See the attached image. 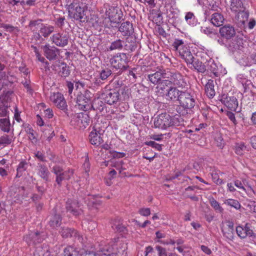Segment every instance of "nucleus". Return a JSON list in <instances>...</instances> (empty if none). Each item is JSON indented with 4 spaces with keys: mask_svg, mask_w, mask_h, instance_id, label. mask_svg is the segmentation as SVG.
Listing matches in <instances>:
<instances>
[{
    "mask_svg": "<svg viewBox=\"0 0 256 256\" xmlns=\"http://www.w3.org/2000/svg\"><path fill=\"white\" fill-rule=\"evenodd\" d=\"M54 31V27L48 24H40L39 30L40 33L35 32L34 36L38 40H40L42 36L44 38L48 37Z\"/></svg>",
    "mask_w": 256,
    "mask_h": 256,
    "instance_id": "obj_17",
    "label": "nucleus"
},
{
    "mask_svg": "<svg viewBox=\"0 0 256 256\" xmlns=\"http://www.w3.org/2000/svg\"><path fill=\"white\" fill-rule=\"evenodd\" d=\"M179 102L184 109H191L196 104L194 98L188 92H184L179 99Z\"/></svg>",
    "mask_w": 256,
    "mask_h": 256,
    "instance_id": "obj_14",
    "label": "nucleus"
},
{
    "mask_svg": "<svg viewBox=\"0 0 256 256\" xmlns=\"http://www.w3.org/2000/svg\"><path fill=\"white\" fill-rule=\"evenodd\" d=\"M225 204L234 208L236 210L240 209L241 206L240 203L238 200L230 198L225 200Z\"/></svg>",
    "mask_w": 256,
    "mask_h": 256,
    "instance_id": "obj_42",
    "label": "nucleus"
},
{
    "mask_svg": "<svg viewBox=\"0 0 256 256\" xmlns=\"http://www.w3.org/2000/svg\"><path fill=\"white\" fill-rule=\"evenodd\" d=\"M103 132V130H100V128L96 125L89 134V140L91 144L96 146L100 145L103 142L102 137Z\"/></svg>",
    "mask_w": 256,
    "mask_h": 256,
    "instance_id": "obj_13",
    "label": "nucleus"
},
{
    "mask_svg": "<svg viewBox=\"0 0 256 256\" xmlns=\"http://www.w3.org/2000/svg\"><path fill=\"white\" fill-rule=\"evenodd\" d=\"M35 52L36 58L38 59V60L42 62L45 63L46 65L48 66V63L47 61L46 60L45 58L42 56L36 50H35Z\"/></svg>",
    "mask_w": 256,
    "mask_h": 256,
    "instance_id": "obj_59",
    "label": "nucleus"
},
{
    "mask_svg": "<svg viewBox=\"0 0 256 256\" xmlns=\"http://www.w3.org/2000/svg\"><path fill=\"white\" fill-rule=\"evenodd\" d=\"M178 53L180 56L188 64H192L194 57L187 47L184 48L183 49L180 50Z\"/></svg>",
    "mask_w": 256,
    "mask_h": 256,
    "instance_id": "obj_21",
    "label": "nucleus"
},
{
    "mask_svg": "<svg viewBox=\"0 0 256 256\" xmlns=\"http://www.w3.org/2000/svg\"><path fill=\"white\" fill-rule=\"evenodd\" d=\"M202 60L200 62L198 60L196 61L194 60L192 64H190L193 66L194 68L198 72L204 73L206 72V68L205 66L202 64Z\"/></svg>",
    "mask_w": 256,
    "mask_h": 256,
    "instance_id": "obj_37",
    "label": "nucleus"
},
{
    "mask_svg": "<svg viewBox=\"0 0 256 256\" xmlns=\"http://www.w3.org/2000/svg\"><path fill=\"white\" fill-rule=\"evenodd\" d=\"M35 156L40 160L44 162L45 160L44 155L40 152H37L34 154Z\"/></svg>",
    "mask_w": 256,
    "mask_h": 256,
    "instance_id": "obj_64",
    "label": "nucleus"
},
{
    "mask_svg": "<svg viewBox=\"0 0 256 256\" xmlns=\"http://www.w3.org/2000/svg\"><path fill=\"white\" fill-rule=\"evenodd\" d=\"M52 172L56 175V182L59 185L62 180H69L73 174L72 170H68L62 172V168L58 166L53 167Z\"/></svg>",
    "mask_w": 256,
    "mask_h": 256,
    "instance_id": "obj_12",
    "label": "nucleus"
},
{
    "mask_svg": "<svg viewBox=\"0 0 256 256\" xmlns=\"http://www.w3.org/2000/svg\"><path fill=\"white\" fill-rule=\"evenodd\" d=\"M138 213L142 216H148L150 214V208H143L138 210Z\"/></svg>",
    "mask_w": 256,
    "mask_h": 256,
    "instance_id": "obj_52",
    "label": "nucleus"
},
{
    "mask_svg": "<svg viewBox=\"0 0 256 256\" xmlns=\"http://www.w3.org/2000/svg\"><path fill=\"white\" fill-rule=\"evenodd\" d=\"M119 31L123 36H130L134 32L132 25L129 22H123L119 28Z\"/></svg>",
    "mask_w": 256,
    "mask_h": 256,
    "instance_id": "obj_23",
    "label": "nucleus"
},
{
    "mask_svg": "<svg viewBox=\"0 0 256 256\" xmlns=\"http://www.w3.org/2000/svg\"><path fill=\"white\" fill-rule=\"evenodd\" d=\"M154 252V248L151 246H146L145 248L144 256H151L150 254Z\"/></svg>",
    "mask_w": 256,
    "mask_h": 256,
    "instance_id": "obj_60",
    "label": "nucleus"
},
{
    "mask_svg": "<svg viewBox=\"0 0 256 256\" xmlns=\"http://www.w3.org/2000/svg\"><path fill=\"white\" fill-rule=\"evenodd\" d=\"M62 65L63 66L60 70L61 75L64 77L68 76L70 74V70L66 67V64H63Z\"/></svg>",
    "mask_w": 256,
    "mask_h": 256,
    "instance_id": "obj_55",
    "label": "nucleus"
},
{
    "mask_svg": "<svg viewBox=\"0 0 256 256\" xmlns=\"http://www.w3.org/2000/svg\"><path fill=\"white\" fill-rule=\"evenodd\" d=\"M225 106L232 110H236L238 106V102L234 96H226L225 98Z\"/></svg>",
    "mask_w": 256,
    "mask_h": 256,
    "instance_id": "obj_26",
    "label": "nucleus"
},
{
    "mask_svg": "<svg viewBox=\"0 0 256 256\" xmlns=\"http://www.w3.org/2000/svg\"><path fill=\"white\" fill-rule=\"evenodd\" d=\"M211 52L206 49L204 46H198L196 56L201 58V60L203 62H210Z\"/></svg>",
    "mask_w": 256,
    "mask_h": 256,
    "instance_id": "obj_19",
    "label": "nucleus"
},
{
    "mask_svg": "<svg viewBox=\"0 0 256 256\" xmlns=\"http://www.w3.org/2000/svg\"><path fill=\"white\" fill-rule=\"evenodd\" d=\"M123 48V42L120 40H117L112 42L109 50H120Z\"/></svg>",
    "mask_w": 256,
    "mask_h": 256,
    "instance_id": "obj_44",
    "label": "nucleus"
},
{
    "mask_svg": "<svg viewBox=\"0 0 256 256\" xmlns=\"http://www.w3.org/2000/svg\"><path fill=\"white\" fill-rule=\"evenodd\" d=\"M69 38L68 32L64 31L56 32L50 37L52 43L60 47L66 46L68 44Z\"/></svg>",
    "mask_w": 256,
    "mask_h": 256,
    "instance_id": "obj_9",
    "label": "nucleus"
},
{
    "mask_svg": "<svg viewBox=\"0 0 256 256\" xmlns=\"http://www.w3.org/2000/svg\"><path fill=\"white\" fill-rule=\"evenodd\" d=\"M50 99L58 108L64 110L66 108L67 104L63 95L60 92L51 94Z\"/></svg>",
    "mask_w": 256,
    "mask_h": 256,
    "instance_id": "obj_15",
    "label": "nucleus"
},
{
    "mask_svg": "<svg viewBox=\"0 0 256 256\" xmlns=\"http://www.w3.org/2000/svg\"><path fill=\"white\" fill-rule=\"evenodd\" d=\"M90 118L88 114L80 112L74 115L70 122L71 124L79 128H85L89 125Z\"/></svg>",
    "mask_w": 256,
    "mask_h": 256,
    "instance_id": "obj_7",
    "label": "nucleus"
},
{
    "mask_svg": "<svg viewBox=\"0 0 256 256\" xmlns=\"http://www.w3.org/2000/svg\"><path fill=\"white\" fill-rule=\"evenodd\" d=\"M169 73H167V70H160L154 73L148 75V80L154 84H158V87L162 90L166 89V83H164V80H166V78H168Z\"/></svg>",
    "mask_w": 256,
    "mask_h": 256,
    "instance_id": "obj_4",
    "label": "nucleus"
},
{
    "mask_svg": "<svg viewBox=\"0 0 256 256\" xmlns=\"http://www.w3.org/2000/svg\"><path fill=\"white\" fill-rule=\"evenodd\" d=\"M210 204L212 207H213L216 210L220 212H222V208L220 206L218 202L214 199H212L210 200Z\"/></svg>",
    "mask_w": 256,
    "mask_h": 256,
    "instance_id": "obj_53",
    "label": "nucleus"
},
{
    "mask_svg": "<svg viewBox=\"0 0 256 256\" xmlns=\"http://www.w3.org/2000/svg\"><path fill=\"white\" fill-rule=\"evenodd\" d=\"M184 92L179 90L176 88L170 86L167 90L166 96L171 100H177L179 101L180 96Z\"/></svg>",
    "mask_w": 256,
    "mask_h": 256,
    "instance_id": "obj_22",
    "label": "nucleus"
},
{
    "mask_svg": "<svg viewBox=\"0 0 256 256\" xmlns=\"http://www.w3.org/2000/svg\"><path fill=\"white\" fill-rule=\"evenodd\" d=\"M238 80L244 88H246V86L251 84V82L244 78V76L242 74H239L238 76Z\"/></svg>",
    "mask_w": 256,
    "mask_h": 256,
    "instance_id": "obj_47",
    "label": "nucleus"
},
{
    "mask_svg": "<svg viewBox=\"0 0 256 256\" xmlns=\"http://www.w3.org/2000/svg\"><path fill=\"white\" fill-rule=\"evenodd\" d=\"M24 239L29 244L39 243L42 240L40 236V234L38 232H32L29 236H25Z\"/></svg>",
    "mask_w": 256,
    "mask_h": 256,
    "instance_id": "obj_27",
    "label": "nucleus"
},
{
    "mask_svg": "<svg viewBox=\"0 0 256 256\" xmlns=\"http://www.w3.org/2000/svg\"><path fill=\"white\" fill-rule=\"evenodd\" d=\"M235 152L240 156L243 155L246 151H248V148L244 142H240L236 144L234 146Z\"/></svg>",
    "mask_w": 256,
    "mask_h": 256,
    "instance_id": "obj_33",
    "label": "nucleus"
},
{
    "mask_svg": "<svg viewBox=\"0 0 256 256\" xmlns=\"http://www.w3.org/2000/svg\"><path fill=\"white\" fill-rule=\"evenodd\" d=\"M28 164L26 161H22L18 164L17 168L16 176L20 177L22 173L24 172L28 168Z\"/></svg>",
    "mask_w": 256,
    "mask_h": 256,
    "instance_id": "obj_43",
    "label": "nucleus"
},
{
    "mask_svg": "<svg viewBox=\"0 0 256 256\" xmlns=\"http://www.w3.org/2000/svg\"><path fill=\"white\" fill-rule=\"evenodd\" d=\"M44 116L48 118H52L54 116L53 112L52 110L50 108H48L44 112Z\"/></svg>",
    "mask_w": 256,
    "mask_h": 256,
    "instance_id": "obj_62",
    "label": "nucleus"
},
{
    "mask_svg": "<svg viewBox=\"0 0 256 256\" xmlns=\"http://www.w3.org/2000/svg\"><path fill=\"white\" fill-rule=\"evenodd\" d=\"M40 24H42L40 22V20L31 21L29 24V27L33 31H34L37 29L40 28Z\"/></svg>",
    "mask_w": 256,
    "mask_h": 256,
    "instance_id": "obj_49",
    "label": "nucleus"
},
{
    "mask_svg": "<svg viewBox=\"0 0 256 256\" xmlns=\"http://www.w3.org/2000/svg\"><path fill=\"white\" fill-rule=\"evenodd\" d=\"M110 154H112V156L113 158H124L126 156V154L124 152H117L116 151H112V152L110 151Z\"/></svg>",
    "mask_w": 256,
    "mask_h": 256,
    "instance_id": "obj_57",
    "label": "nucleus"
},
{
    "mask_svg": "<svg viewBox=\"0 0 256 256\" xmlns=\"http://www.w3.org/2000/svg\"><path fill=\"white\" fill-rule=\"evenodd\" d=\"M36 2V0H22L21 2V4L22 5H27L29 6H34Z\"/></svg>",
    "mask_w": 256,
    "mask_h": 256,
    "instance_id": "obj_61",
    "label": "nucleus"
},
{
    "mask_svg": "<svg viewBox=\"0 0 256 256\" xmlns=\"http://www.w3.org/2000/svg\"><path fill=\"white\" fill-rule=\"evenodd\" d=\"M104 100L110 105L116 104L120 100V94L116 90H110L104 94Z\"/></svg>",
    "mask_w": 256,
    "mask_h": 256,
    "instance_id": "obj_16",
    "label": "nucleus"
},
{
    "mask_svg": "<svg viewBox=\"0 0 256 256\" xmlns=\"http://www.w3.org/2000/svg\"><path fill=\"white\" fill-rule=\"evenodd\" d=\"M80 205L76 202H70L66 203V209L68 211L72 213L75 216L79 215L82 212L81 208H80Z\"/></svg>",
    "mask_w": 256,
    "mask_h": 256,
    "instance_id": "obj_25",
    "label": "nucleus"
},
{
    "mask_svg": "<svg viewBox=\"0 0 256 256\" xmlns=\"http://www.w3.org/2000/svg\"><path fill=\"white\" fill-rule=\"evenodd\" d=\"M43 51L45 56L49 60H54L56 58L58 49L54 46H51L49 44H46L42 46Z\"/></svg>",
    "mask_w": 256,
    "mask_h": 256,
    "instance_id": "obj_20",
    "label": "nucleus"
},
{
    "mask_svg": "<svg viewBox=\"0 0 256 256\" xmlns=\"http://www.w3.org/2000/svg\"><path fill=\"white\" fill-rule=\"evenodd\" d=\"M112 70L108 68L102 70L100 73V78L102 80H106L112 74Z\"/></svg>",
    "mask_w": 256,
    "mask_h": 256,
    "instance_id": "obj_45",
    "label": "nucleus"
},
{
    "mask_svg": "<svg viewBox=\"0 0 256 256\" xmlns=\"http://www.w3.org/2000/svg\"><path fill=\"white\" fill-rule=\"evenodd\" d=\"M167 73H169L168 78H166V80H164V82L166 83V88L171 86V85L176 86L178 88H184L186 85L183 76L179 73H173L170 71L167 70Z\"/></svg>",
    "mask_w": 256,
    "mask_h": 256,
    "instance_id": "obj_6",
    "label": "nucleus"
},
{
    "mask_svg": "<svg viewBox=\"0 0 256 256\" xmlns=\"http://www.w3.org/2000/svg\"><path fill=\"white\" fill-rule=\"evenodd\" d=\"M64 256H82L84 254V250L80 252L76 250L72 246H67L64 250Z\"/></svg>",
    "mask_w": 256,
    "mask_h": 256,
    "instance_id": "obj_30",
    "label": "nucleus"
},
{
    "mask_svg": "<svg viewBox=\"0 0 256 256\" xmlns=\"http://www.w3.org/2000/svg\"><path fill=\"white\" fill-rule=\"evenodd\" d=\"M227 226L229 228V232H228V235L226 236V237L228 240H232L234 238V223L232 222H228Z\"/></svg>",
    "mask_w": 256,
    "mask_h": 256,
    "instance_id": "obj_48",
    "label": "nucleus"
},
{
    "mask_svg": "<svg viewBox=\"0 0 256 256\" xmlns=\"http://www.w3.org/2000/svg\"><path fill=\"white\" fill-rule=\"evenodd\" d=\"M154 124L156 128L166 130L170 127L184 126V120L180 114L172 116L166 113H162L154 118Z\"/></svg>",
    "mask_w": 256,
    "mask_h": 256,
    "instance_id": "obj_1",
    "label": "nucleus"
},
{
    "mask_svg": "<svg viewBox=\"0 0 256 256\" xmlns=\"http://www.w3.org/2000/svg\"><path fill=\"white\" fill-rule=\"evenodd\" d=\"M156 248L158 252V256H167V253L164 248L160 246H156Z\"/></svg>",
    "mask_w": 256,
    "mask_h": 256,
    "instance_id": "obj_54",
    "label": "nucleus"
},
{
    "mask_svg": "<svg viewBox=\"0 0 256 256\" xmlns=\"http://www.w3.org/2000/svg\"><path fill=\"white\" fill-rule=\"evenodd\" d=\"M146 144L147 146H152L158 150H162V145L156 143L154 141L148 142H146Z\"/></svg>",
    "mask_w": 256,
    "mask_h": 256,
    "instance_id": "obj_51",
    "label": "nucleus"
},
{
    "mask_svg": "<svg viewBox=\"0 0 256 256\" xmlns=\"http://www.w3.org/2000/svg\"><path fill=\"white\" fill-rule=\"evenodd\" d=\"M14 140L12 135L4 134L0 137V146L4 147L10 144Z\"/></svg>",
    "mask_w": 256,
    "mask_h": 256,
    "instance_id": "obj_34",
    "label": "nucleus"
},
{
    "mask_svg": "<svg viewBox=\"0 0 256 256\" xmlns=\"http://www.w3.org/2000/svg\"><path fill=\"white\" fill-rule=\"evenodd\" d=\"M114 243L116 244L112 246V248H108V246H105L104 247H102L100 248V254L98 256H115L116 254L118 252H120V250H117V247H116V246L118 244H122V251H124L126 248V244L124 243H122L118 240V238L116 240H115Z\"/></svg>",
    "mask_w": 256,
    "mask_h": 256,
    "instance_id": "obj_10",
    "label": "nucleus"
},
{
    "mask_svg": "<svg viewBox=\"0 0 256 256\" xmlns=\"http://www.w3.org/2000/svg\"><path fill=\"white\" fill-rule=\"evenodd\" d=\"M205 92L209 98H212L215 96L214 89V82L212 80H208L205 86Z\"/></svg>",
    "mask_w": 256,
    "mask_h": 256,
    "instance_id": "obj_29",
    "label": "nucleus"
},
{
    "mask_svg": "<svg viewBox=\"0 0 256 256\" xmlns=\"http://www.w3.org/2000/svg\"><path fill=\"white\" fill-rule=\"evenodd\" d=\"M215 139L218 146L222 149L224 146V142L222 134H218Z\"/></svg>",
    "mask_w": 256,
    "mask_h": 256,
    "instance_id": "obj_50",
    "label": "nucleus"
},
{
    "mask_svg": "<svg viewBox=\"0 0 256 256\" xmlns=\"http://www.w3.org/2000/svg\"><path fill=\"white\" fill-rule=\"evenodd\" d=\"M236 32L234 28L230 24L225 25V38L228 39L234 36Z\"/></svg>",
    "mask_w": 256,
    "mask_h": 256,
    "instance_id": "obj_39",
    "label": "nucleus"
},
{
    "mask_svg": "<svg viewBox=\"0 0 256 256\" xmlns=\"http://www.w3.org/2000/svg\"><path fill=\"white\" fill-rule=\"evenodd\" d=\"M37 174L42 179L48 180L50 172L47 167L42 164L38 163L36 166Z\"/></svg>",
    "mask_w": 256,
    "mask_h": 256,
    "instance_id": "obj_24",
    "label": "nucleus"
},
{
    "mask_svg": "<svg viewBox=\"0 0 256 256\" xmlns=\"http://www.w3.org/2000/svg\"><path fill=\"white\" fill-rule=\"evenodd\" d=\"M226 114L228 116V118L234 124V125H236L237 124L235 115L233 112H227L226 113Z\"/></svg>",
    "mask_w": 256,
    "mask_h": 256,
    "instance_id": "obj_58",
    "label": "nucleus"
},
{
    "mask_svg": "<svg viewBox=\"0 0 256 256\" xmlns=\"http://www.w3.org/2000/svg\"><path fill=\"white\" fill-rule=\"evenodd\" d=\"M230 8L234 12H237L238 11L243 9V4L241 0H230Z\"/></svg>",
    "mask_w": 256,
    "mask_h": 256,
    "instance_id": "obj_32",
    "label": "nucleus"
},
{
    "mask_svg": "<svg viewBox=\"0 0 256 256\" xmlns=\"http://www.w3.org/2000/svg\"><path fill=\"white\" fill-rule=\"evenodd\" d=\"M60 233L63 238L74 236L75 238H78V240L80 238V234L78 233L77 232L70 228H63L60 232Z\"/></svg>",
    "mask_w": 256,
    "mask_h": 256,
    "instance_id": "obj_31",
    "label": "nucleus"
},
{
    "mask_svg": "<svg viewBox=\"0 0 256 256\" xmlns=\"http://www.w3.org/2000/svg\"><path fill=\"white\" fill-rule=\"evenodd\" d=\"M10 122L7 118L0 119V128L2 131L8 132L10 130Z\"/></svg>",
    "mask_w": 256,
    "mask_h": 256,
    "instance_id": "obj_35",
    "label": "nucleus"
},
{
    "mask_svg": "<svg viewBox=\"0 0 256 256\" xmlns=\"http://www.w3.org/2000/svg\"><path fill=\"white\" fill-rule=\"evenodd\" d=\"M106 15L108 19H105L106 26L117 27V25L120 22L122 14L121 10L116 6H110L106 11Z\"/></svg>",
    "mask_w": 256,
    "mask_h": 256,
    "instance_id": "obj_3",
    "label": "nucleus"
},
{
    "mask_svg": "<svg viewBox=\"0 0 256 256\" xmlns=\"http://www.w3.org/2000/svg\"><path fill=\"white\" fill-rule=\"evenodd\" d=\"M236 232L238 236L242 238H246L247 236L256 237V236L253 230L250 228L248 224H246L243 227L238 226L236 228Z\"/></svg>",
    "mask_w": 256,
    "mask_h": 256,
    "instance_id": "obj_18",
    "label": "nucleus"
},
{
    "mask_svg": "<svg viewBox=\"0 0 256 256\" xmlns=\"http://www.w3.org/2000/svg\"><path fill=\"white\" fill-rule=\"evenodd\" d=\"M111 162V166L119 170L120 174H122L123 170L126 169V166H124V162L122 160L112 161Z\"/></svg>",
    "mask_w": 256,
    "mask_h": 256,
    "instance_id": "obj_40",
    "label": "nucleus"
},
{
    "mask_svg": "<svg viewBox=\"0 0 256 256\" xmlns=\"http://www.w3.org/2000/svg\"><path fill=\"white\" fill-rule=\"evenodd\" d=\"M86 9V6L82 3H72L68 7L69 16L76 20L84 22L86 18L84 12Z\"/></svg>",
    "mask_w": 256,
    "mask_h": 256,
    "instance_id": "obj_2",
    "label": "nucleus"
},
{
    "mask_svg": "<svg viewBox=\"0 0 256 256\" xmlns=\"http://www.w3.org/2000/svg\"><path fill=\"white\" fill-rule=\"evenodd\" d=\"M237 14V18L238 20L242 24H244V22L248 20L249 13L248 12L244 11L243 9L242 10L238 11Z\"/></svg>",
    "mask_w": 256,
    "mask_h": 256,
    "instance_id": "obj_36",
    "label": "nucleus"
},
{
    "mask_svg": "<svg viewBox=\"0 0 256 256\" xmlns=\"http://www.w3.org/2000/svg\"><path fill=\"white\" fill-rule=\"evenodd\" d=\"M185 20L188 24L192 26H196L197 22L194 14L192 12H188L186 14Z\"/></svg>",
    "mask_w": 256,
    "mask_h": 256,
    "instance_id": "obj_38",
    "label": "nucleus"
},
{
    "mask_svg": "<svg viewBox=\"0 0 256 256\" xmlns=\"http://www.w3.org/2000/svg\"><path fill=\"white\" fill-rule=\"evenodd\" d=\"M173 46L175 50L178 52H180V50L183 49L184 48L186 47L184 46V42L181 40H176L174 42Z\"/></svg>",
    "mask_w": 256,
    "mask_h": 256,
    "instance_id": "obj_46",
    "label": "nucleus"
},
{
    "mask_svg": "<svg viewBox=\"0 0 256 256\" xmlns=\"http://www.w3.org/2000/svg\"><path fill=\"white\" fill-rule=\"evenodd\" d=\"M219 34L221 36V38H218L217 40L218 42L222 45L224 44V40L223 38L224 37V27L220 28H219Z\"/></svg>",
    "mask_w": 256,
    "mask_h": 256,
    "instance_id": "obj_56",
    "label": "nucleus"
},
{
    "mask_svg": "<svg viewBox=\"0 0 256 256\" xmlns=\"http://www.w3.org/2000/svg\"><path fill=\"white\" fill-rule=\"evenodd\" d=\"M228 50L232 52V54L237 62H242L246 56L244 53V47L243 46V40L240 38H236L234 42H232L228 46Z\"/></svg>",
    "mask_w": 256,
    "mask_h": 256,
    "instance_id": "obj_5",
    "label": "nucleus"
},
{
    "mask_svg": "<svg viewBox=\"0 0 256 256\" xmlns=\"http://www.w3.org/2000/svg\"><path fill=\"white\" fill-rule=\"evenodd\" d=\"M127 62L128 57L124 53H119L110 60L111 65L116 69L125 68Z\"/></svg>",
    "mask_w": 256,
    "mask_h": 256,
    "instance_id": "obj_11",
    "label": "nucleus"
},
{
    "mask_svg": "<svg viewBox=\"0 0 256 256\" xmlns=\"http://www.w3.org/2000/svg\"><path fill=\"white\" fill-rule=\"evenodd\" d=\"M91 94L86 90L84 94L78 96L76 106L80 110L86 111L91 108Z\"/></svg>",
    "mask_w": 256,
    "mask_h": 256,
    "instance_id": "obj_8",
    "label": "nucleus"
},
{
    "mask_svg": "<svg viewBox=\"0 0 256 256\" xmlns=\"http://www.w3.org/2000/svg\"><path fill=\"white\" fill-rule=\"evenodd\" d=\"M212 23L218 27H224L223 23L224 22V17L219 13H214L212 15L211 18Z\"/></svg>",
    "mask_w": 256,
    "mask_h": 256,
    "instance_id": "obj_28",
    "label": "nucleus"
},
{
    "mask_svg": "<svg viewBox=\"0 0 256 256\" xmlns=\"http://www.w3.org/2000/svg\"><path fill=\"white\" fill-rule=\"evenodd\" d=\"M249 207L250 211L253 212H256V202H250V203L248 206Z\"/></svg>",
    "mask_w": 256,
    "mask_h": 256,
    "instance_id": "obj_63",
    "label": "nucleus"
},
{
    "mask_svg": "<svg viewBox=\"0 0 256 256\" xmlns=\"http://www.w3.org/2000/svg\"><path fill=\"white\" fill-rule=\"evenodd\" d=\"M61 222V218L59 215L54 216L50 221V225L54 228L59 226Z\"/></svg>",
    "mask_w": 256,
    "mask_h": 256,
    "instance_id": "obj_41",
    "label": "nucleus"
}]
</instances>
